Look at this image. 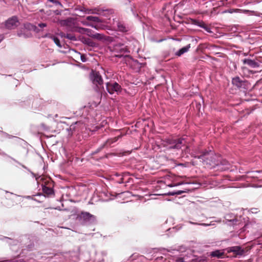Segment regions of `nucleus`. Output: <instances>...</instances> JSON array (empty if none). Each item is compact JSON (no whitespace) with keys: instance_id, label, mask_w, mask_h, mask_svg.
Returning <instances> with one entry per match:
<instances>
[{"instance_id":"nucleus-14","label":"nucleus","mask_w":262,"mask_h":262,"mask_svg":"<svg viewBox=\"0 0 262 262\" xmlns=\"http://www.w3.org/2000/svg\"><path fill=\"white\" fill-rule=\"evenodd\" d=\"M117 28L118 31L122 32H126L129 30V27L121 21L117 23Z\"/></svg>"},{"instance_id":"nucleus-10","label":"nucleus","mask_w":262,"mask_h":262,"mask_svg":"<svg viewBox=\"0 0 262 262\" xmlns=\"http://www.w3.org/2000/svg\"><path fill=\"white\" fill-rule=\"evenodd\" d=\"M212 155H213V152L211 150H210L209 151L206 150L205 151H202L200 155L197 156H194V157L195 158L202 159L203 161H205L209 159V158L211 157V156Z\"/></svg>"},{"instance_id":"nucleus-28","label":"nucleus","mask_w":262,"mask_h":262,"mask_svg":"<svg viewBox=\"0 0 262 262\" xmlns=\"http://www.w3.org/2000/svg\"><path fill=\"white\" fill-rule=\"evenodd\" d=\"M190 223L192 224H197V225H200L204 226H209V224H205V223L197 224V223H193V222H190Z\"/></svg>"},{"instance_id":"nucleus-29","label":"nucleus","mask_w":262,"mask_h":262,"mask_svg":"<svg viewBox=\"0 0 262 262\" xmlns=\"http://www.w3.org/2000/svg\"><path fill=\"white\" fill-rule=\"evenodd\" d=\"M38 26L40 28H44L47 26V24L46 23H40L38 24Z\"/></svg>"},{"instance_id":"nucleus-2","label":"nucleus","mask_w":262,"mask_h":262,"mask_svg":"<svg viewBox=\"0 0 262 262\" xmlns=\"http://www.w3.org/2000/svg\"><path fill=\"white\" fill-rule=\"evenodd\" d=\"M37 182L41 184L42 191L45 194L48 196L54 194V184L50 178H41L39 180H37Z\"/></svg>"},{"instance_id":"nucleus-15","label":"nucleus","mask_w":262,"mask_h":262,"mask_svg":"<svg viewBox=\"0 0 262 262\" xmlns=\"http://www.w3.org/2000/svg\"><path fill=\"white\" fill-rule=\"evenodd\" d=\"M190 48V44L188 45L186 47H183L181 49H180L178 52L176 53V55L177 56H181L182 55L184 54L185 53L188 51L189 49Z\"/></svg>"},{"instance_id":"nucleus-8","label":"nucleus","mask_w":262,"mask_h":262,"mask_svg":"<svg viewBox=\"0 0 262 262\" xmlns=\"http://www.w3.org/2000/svg\"><path fill=\"white\" fill-rule=\"evenodd\" d=\"M246 83V81L242 80L238 76L233 78L232 80V84L237 88H244Z\"/></svg>"},{"instance_id":"nucleus-12","label":"nucleus","mask_w":262,"mask_h":262,"mask_svg":"<svg viewBox=\"0 0 262 262\" xmlns=\"http://www.w3.org/2000/svg\"><path fill=\"white\" fill-rule=\"evenodd\" d=\"M47 5L49 7H52L53 6H55L58 8H63V5L58 0H47Z\"/></svg>"},{"instance_id":"nucleus-35","label":"nucleus","mask_w":262,"mask_h":262,"mask_svg":"<svg viewBox=\"0 0 262 262\" xmlns=\"http://www.w3.org/2000/svg\"><path fill=\"white\" fill-rule=\"evenodd\" d=\"M3 37L2 35H0V42L3 40Z\"/></svg>"},{"instance_id":"nucleus-34","label":"nucleus","mask_w":262,"mask_h":262,"mask_svg":"<svg viewBox=\"0 0 262 262\" xmlns=\"http://www.w3.org/2000/svg\"><path fill=\"white\" fill-rule=\"evenodd\" d=\"M178 262H183V259L181 258L178 260Z\"/></svg>"},{"instance_id":"nucleus-11","label":"nucleus","mask_w":262,"mask_h":262,"mask_svg":"<svg viewBox=\"0 0 262 262\" xmlns=\"http://www.w3.org/2000/svg\"><path fill=\"white\" fill-rule=\"evenodd\" d=\"M73 31L77 32L81 34H86L89 36H91L92 30L87 28L76 27L75 28H74Z\"/></svg>"},{"instance_id":"nucleus-1","label":"nucleus","mask_w":262,"mask_h":262,"mask_svg":"<svg viewBox=\"0 0 262 262\" xmlns=\"http://www.w3.org/2000/svg\"><path fill=\"white\" fill-rule=\"evenodd\" d=\"M90 77L92 82L95 85V91L96 93V100L95 103L97 105L100 103L102 96H106L107 93L103 85V80L102 76L98 72L93 71Z\"/></svg>"},{"instance_id":"nucleus-16","label":"nucleus","mask_w":262,"mask_h":262,"mask_svg":"<svg viewBox=\"0 0 262 262\" xmlns=\"http://www.w3.org/2000/svg\"><path fill=\"white\" fill-rule=\"evenodd\" d=\"M121 137H122V135H120L115 137L113 138L108 139L105 142V143L103 144V147H104L105 145H111L112 143L117 142L118 140V139Z\"/></svg>"},{"instance_id":"nucleus-30","label":"nucleus","mask_w":262,"mask_h":262,"mask_svg":"<svg viewBox=\"0 0 262 262\" xmlns=\"http://www.w3.org/2000/svg\"><path fill=\"white\" fill-rule=\"evenodd\" d=\"M90 26L96 29H99V27L97 25L91 24Z\"/></svg>"},{"instance_id":"nucleus-24","label":"nucleus","mask_w":262,"mask_h":262,"mask_svg":"<svg viewBox=\"0 0 262 262\" xmlns=\"http://www.w3.org/2000/svg\"><path fill=\"white\" fill-rule=\"evenodd\" d=\"M52 38H53V40H54V41L55 43V44L58 47H61V46L60 45V40H59V39L57 37H55V36H53V37H52Z\"/></svg>"},{"instance_id":"nucleus-25","label":"nucleus","mask_w":262,"mask_h":262,"mask_svg":"<svg viewBox=\"0 0 262 262\" xmlns=\"http://www.w3.org/2000/svg\"><path fill=\"white\" fill-rule=\"evenodd\" d=\"M66 37L70 40H75L76 37L75 36H74L73 34H67Z\"/></svg>"},{"instance_id":"nucleus-37","label":"nucleus","mask_w":262,"mask_h":262,"mask_svg":"<svg viewBox=\"0 0 262 262\" xmlns=\"http://www.w3.org/2000/svg\"><path fill=\"white\" fill-rule=\"evenodd\" d=\"M230 13H232V11H229Z\"/></svg>"},{"instance_id":"nucleus-19","label":"nucleus","mask_w":262,"mask_h":262,"mask_svg":"<svg viewBox=\"0 0 262 262\" xmlns=\"http://www.w3.org/2000/svg\"><path fill=\"white\" fill-rule=\"evenodd\" d=\"M92 217H93V215L89 212H83L81 213V217H82L85 220H89Z\"/></svg>"},{"instance_id":"nucleus-4","label":"nucleus","mask_w":262,"mask_h":262,"mask_svg":"<svg viewBox=\"0 0 262 262\" xmlns=\"http://www.w3.org/2000/svg\"><path fill=\"white\" fill-rule=\"evenodd\" d=\"M106 88L108 93L112 95L115 93L117 94L121 93L122 88L120 85L114 81L108 82L106 83Z\"/></svg>"},{"instance_id":"nucleus-13","label":"nucleus","mask_w":262,"mask_h":262,"mask_svg":"<svg viewBox=\"0 0 262 262\" xmlns=\"http://www.w3.org/2000/svg\"><path fill=\"white\" fill-rule=\"evenodd\" d=\"M243 63L248 65L251 68H257L259 66L258 62L250 59H244L243 60Z\"/></svg>"},{"instance_id":"nucleus-27","label":"nucleus","mask_w":262,"mask_h":262,"mask_svg":"<svg viewBox=\"0 0 262 262\" xmlns=\"http://www.w3.org/2000/svg\"><path fill=\"white\" fill-rule=\"evenodd\" d=\"M200 21L196 19H192V24L194 25L198 26L199 24Z\"/></svg>"},{"instance_id":"nucleus-32","label":"nucleus","mask_w":262,"mask_h":262,"mask_svg":"<svg viewBox=\"0 0 262 262\" xmlns=\"http://www.w3.org/2000/svg\"><path fill=\"white\" fill-rule=\"evenodd\" d=\"M81 60L83 62H84L85 61V57H84L83 55H81Z\"/></svg>"},{"instance_id":"nucleus-36","label":"nucleus","mask_w":262,"mask_h":262,"mask_svg":"<svg viewBox=\"0 0 262 262\" xmlns=\"http://www.w3.org/2000/svg\"><path fill=\"white\" fill-rule=\"evenodd\" d=\"M244 12H245V13H247V12H250V11H249V10H245V11H244Z\"/></svg>"},{"instance_id":"nucleus-9","label":"nucleus","mask_w":262,"mask_h":262,"mask_svg":"<svg viewBox=\"0 0 262 262\" xmlns=\"http://www.w3.org/2000/svg\"><path fill=\"white\" fill-rule=\"evenodd\" d=\"M227 252H233L236 255H242L244 253V250L242 249L240 246H233L229 247L227 249Z\"/></svg>"},{"instance_id":"nucleus-18","label":"nucleus","mask_w":262,"mask_h":262,"mask_svg":"<svg viewBox=\"0 0 262 262\" xmlns=\"http://www.w3.org/2000/svg\"><path fill=\"white\" fill-rule=\"evenodd\" d=\"M198 26L204 29L208 32H211L210 29L203 21H200Z\"/></svg>"},{"instance_id":"nucleus-21","label":"nucleus","mask_w":262,"mask_h":262,"mask_svg":"<svg viewBox=\"0 0 262 262\" xmlns=\"http://www.w3.org/2000/svg\"><path fill=\"white\" fill-rule=\"evenodd\" d=\"M86 20L93 22H99L100 20L99 17L96 16H89L86 17Z\"/></svg>"},{"instance_id":"nucleus-3","label":"nucleus","mask_w":262,"mask_h":262,"mask_svg":"<svg viewBox=\"0 0 262 262\" xmlns=\"http://www.w3.org/2000/svg\"><path fill=\"white\" fill-rule=\"evenodd\" d=\"M112 51L115 57L120 58L122 57L124 54L129 52L127 47L122 44L116 45L114 46Z\"/></svg>"},{"instance_id":"nucleus-6","label":"nucleus","mask_w":262,"mask_h":262,"mask_svg":"<svg viewBox=\"0 0 262 262\" xmlns=\"http://www.w3.org/2000/svg\"><path fill=\"white\" fill-rule=\"evenodd\" d=\"M59 23L61 26H67L68 29L72 31H73L74 28H75L76 27V20L71 17L68 18L64 20H60Z\"/></svg>"},{"instance_id":"nucleus-5","label":"nucleus","mask_w":262,"mask_h":262,"mask_svg":"<svg viewBox=\"0 0 262 262\" xmlns=\"http://www.w3.org/2000/svg\"><path fill=\"white\" fill-rule=\"evenodd\" d=\"M185 142L183 139L179 138L175 140H169V149H180L184 145Z\"/></svg>"},{"instance_id":"nucleus-7","label":"nucleus","mask_w":262,"mask_h":262,"mask_svg":"<svg viewBox=\"0 0 262 262\" xmlns=\"http://www.w3.org/2000/svg\"><path fill=\"white\" fill-rule=\"evenodd\" d=\"M19 24L18 18L16 16L9 18L5 22V27L8 29H14Z\"/></svg>"},{"instance_id":"nucleus-26","label":"nucleus","mask_w":262,"mask_h":262,"mask_svg":"<svg viewBox=\"0 0 262 262\" xmlns=\"http://www.w3.org/2000/svg\"><path fill=\"white\" fill-rule=\"evenodd\" d=\"M183 192H184L183 191L179 190V191H176V192H172L171 193V195H175V194H181Z\"/></svg>"},{"instance_id":"nucleus-23","label":"nucleus","mask_w":262,"mask_h":262,"mask_svg":"<svg viewBox=\"0 0 262 262\" xmlns=\"http://www.w3.org/2000/svg\"><path fill=\"white\" fill-rule=\"evenodd\" d=\"M86 13L88 14H99L100 11L98 9H92V10L90 9V10H87Z\"/></svg>"},{"instance_id":"nucleus-31","label":"nucleus","mask_w":262,"mask_h":262,"mask_svg":"<svg viewBox=\"0 0 262 262\" xmlns=\"http://www.w3.org/2000/svg\"><path fill=\"white\" fill-rule=\"evenodd\" d=\"M54 13L56 15H60L61 14V11L58 10H56L54 11Z\"/></svg>"},{"instance_id":"nucleus-17","label":"nucleus","mask_w":262,"mask_h":262,"mask_svg":"<svg viewBox=\"0 0 262 262\" xmlns=\"http://www.w3.org/2000/svg\"><path fill=\"white\" fill-rule=\"evenodd\" d=\"M24 27L25 29L29 30H33L34 31H37V28L36 26L31 24L30 23H27L24 24Z\"/></svg>"},{"instance_id":"nucleus-33","label":"nucleus","mask_w":262,"mask_h":262,"mask_svg":"<svg viewBox=\"0 0 262 262\" xmlns=\"http://www.w3.org/2000/svg\"><path fill=\"white\" fill-rule=\"evenodd\" d=\"M123 183V178H121L120 179V180L119 181V183Z\"/></svg>"},{"instance_id":"nucleus-22","label":"nucleus","mask_w":262,"mask_h":262,"mask_svg":"<svg viewBox=\"0 0 262 262\" xmlns=\"http://www.w3.org/2000/svg\"><path fill=\"white\" fill-rule=\"evenodd\" d=\"M90 36L94 38L97 39L98 40H102L104 38V36L100 33H95L94 34H92L91 33V35Z\"/></svg>"},{"instance_id":"nucleus-20","label":"nucleus","mask_w":262,"mask_h":262,"mask_svg":"<svg viewBox=\"0 0 262 262\" xmlns=\"http://www.w3.org/2000/svg\"><path fill=\"white\" fill-rule=\"evenodd\" d=\"M211 255L212 257H216L217 258H221L223 255V253L221 252L219 250H216L211 253Z\"/></svg>"}]
</instances>
